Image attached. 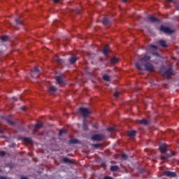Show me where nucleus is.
Listing matches in <instances>:
<instances>
[{"mask_svg": "<svg viewBox=\"0 0 179 179\" xmlns=\"http://www.w3.org/2000/svg\"><path fill=\"white\" fill-rule=\"evenodd\" d=\"M78 113L83 115L84 120H86V117H89L91 114L90 110L87 108H80Z\"/></svg>", "mask_w": 179, "mask_h": 179, "instance_id": "nucleus-1", "label": "nucleus"}, {"mask_svg": "<svg viewBox=\"0 0 179 179\" xmlns=\"http://www.w3.org/2000/svg\"><path fill=\"white\" fill-rule=\"evenodd\" d=\"M159 31L165 33V34H173L174 30L170 29L169 27H164V25H161L159 29Z\"/></svg>", "mask_w": 179, "mask_h": 179, "instance_id": "nucleus-2", "label": "nucleus"}, {"mask_svg": "<svg viewBox=\"0 0 179 179\" xmlns=\"http://www.w3.org/2000/svg\"><path fill=\"white\" fill-rule=\"evenodd\" d=\"M103 138H104V134H94L91 137L92 141H94L96 142H100L101 141H103Z\"/></svg>", "mask_w": 179, "mask_h": 179, "instance_id": "nucleus-3", "label": "nucleus"}, {"mask_svg": "<svg viewBox=\"0 0 179 179\" xmlns=\"http://www.w3.org/2000/svg\"><path fill=\"white\" fill-rule=\"evenodd\" d=\"M164 176L166 177H170L171 178H174L177 177V173L176 172H171L170 171H166L164 172Z\"/></svg>", "mask_w": 179, "mask_h": 179, "instance_id": "nucleus-4", "label": "nucleus"}, {"mask_svg": "<svg viewBox=\"0 0 179 179\" xmlns=\"http://www.w3.org/2000/svg\"><path fill=\"white\" fill-rule=\"evenodd\" d=\"M144 66L145 71H147L148 72H153V71H155V67L150 63H145L144 64Z\"/></svg>", "mask_w": 179, "mask_h": 179, "instance_id": "nucleus-5", "label": "nucleus"}, {"mask_svg": "<svg viewBox=\"0 0 179 179\" xmlns=\"http://www.w3.org/2000/svg\"><path fill=\"white\" fill-rule=\"evenodd\" d=\"M171 75H173V67H169L164 73L163 76H166L167 79L170 78Z\"/></svg>", "mask_w": 179, "mask_h": 179, "instance_id": "nucleus-6", "label": "nucleus"}, {"mask_svg": "<svg viewBox=\"0 0 179 179\" xmlns=\"http://www.w3.org/2000/svg\"><path fill=\"white\" fill-rule=\"evenodd\" d=\"M39 72H40V70H38V68H37V66H35L34 69V71L31 73V78H38Z\"/></svg>", "mask_w": 179, "mask_h": 179, "instance_id": "nucleus-7", "label": "nucleus"}, {"mask_svg": "<svg viewBox=\"0 0 179 179\" xmlns=\"http://www.w3.org/2000/svg\"><path fill=\"white\" fill-rule=\"evenodd\" d=\"M159 148L161 153H166V152H167V144H159Z\"/></svg>", "mask_w": 179, "mask_h": 179, "instance_id": "nucleus-8", "label": "nucleus"}, {"mask_svg": "<svg viewBox=\"0 0 179 179\" xmlns=\"http://www.w3.org/2000/svg\"><path fill=\"white\" fill-rule=\"evenodd\" d=\"M108 52H110V45H106L103 47V54L105 57H108Z\"/></svg>", "mask_w": 179, "mask_h": 179, "instance_id": "nucleus-9", "label": "nucleus"}, {"mask_svg": "<svg viewBox=\"0 0 179 179\" xmlns=\"http://www.w3.org/2000/svg\"><path fill=\"white\" fill-rule=\"evenodd\" d=\"M55 80L57 83V85H64V79L62 78V76H59L55 78Z\"/></svg>", "mask_w": 179, "mask_h": 179, "instance_id": "nucleus-10", "label": "nucleus"}, {"mask_svg": "<svg viewBox=\"0 0 179 179\" xmlns=\"http://www.w3.org/2000/svg\"><path fill=\"white\" fill-rule=\"evenodd\" d=\"M176 154L174 152H171L170 154H166V156H162L161 159L162 160H167V159H169V157H171L172 156H174Z\"/></svg>", "mask_w": 179, "mask_h": 179, "instance_id": "nucleus-11", "label": "nucleus"}, {"mask_svg": "<svg viewBox=\"0 0 179 179\" xmlns=\"http://www.w3.org/2000/svg\"><path fill=\"white\" fill-rule=\"evenodd\" d=\"M102 23L103 24H104V26H110V24H111V21L107 18V17H104L103 20H102Z\"/></svg>", "mask_w": 179, "mask_h": 179, "instance_id": "nucleus-12", "label": "nucleus"}, {"mask_svg": "<svg viewBox=\"0 0 179 179\" xmlns=\"http://www.w3.org/2000/svg\"><path fill=\"white\" fill-rule=\"evenodd\" d=\"M76 61H78V57H71L69 59V62L71 64L73 65V64H75V62H76Z\"/></svg>", "mask_w": 179, "mask_h": 179, "instance_id": "nucleus-13", "label": "nucleus"}, {"mask_svg": "<svg viewBox=\"0 0 179 179\" xmlns=\"http://www.w3.org/2000/svg\"><path fill=\"white\" fill-rule=\"evenodd\" d=\"M138 124H141V125H149V121L146 119H142L138 120Z\"/></svg>", "mask_w": 179, "mask_h": 179, "instance_id": "nucleus-14", "label": "nucleus"}, {"mask_svg": "<svg viewBox=\"0 0 179 179\" xmlns=\"http://www.w3.org/2000/svg\"><path fill=\"white\" fill-rule=\"evenodd\" d=\"M63 162L64 163H65L66 164H72L73 162H72V160H71V159L68 158V157H63Z\"/></svg>", "mask_w": 179, "mask_h": 179, "instance_id": "nucleus-15", "label": "nucleus"}, {"mask_svg": "<svg viewBox=\"0 0 179 179\" xmlns=\"http://www.w3.org/2000/svg\"><path fill=\"white\" fill-rule=\"evenodd\" d=\"M158 43L161 47H163V48H166V47H168L167 44L166 43V41L164 40H160Z\"/></svg>", "mask_w": 179, "mask_h": 179, "instance_id": "nucleus-16", "label": "nucleus"}, {"mask_svg": "<svg viewBox=\"0 0 179 179\" xmlns=\"http://www.w3.org/2000/svg\"><path fill=\"white\" fill-rule=\"evenodd\" d=\"M150 56L145 55L140 59L141 61H143L144 62H148V61H150Z\"/></svg>", "mask_w": 179, "mask_h": 179, "instance_id": "nucleus-17", "label": "nucleus"}, {"mask_svg": "<svg viewBox=\"0 0 179 179\" xmlns=\"http://www.w3.org/2000/svg\"><path fill=\"white\" fill-rule=\"evenodd\" d=\"M120 61V59L117 57H113L110 59V64L113 65H115V64H118V62Z\"/></svg>", "mask_w": 179, "mask_h": 179, "instance_id": "nucleus-18", "label": "nucleus"}, {"mask_svg": "<svg viewBox=\"0 0 179 179\" xmlns=\"http://www.w3.org/2000/svg\"><path fill=\"white\" fill-rule=\"evenodd\" d=\"M83 129H84V131H88L89 129V126L86 124V119L83 120Z\"/></svg>", "mask_w": 179, "mask_h": 179, "instance_id": "nucleus-19", "label": "nucleus"}, {"mask_svg": "<svg viewBox=\"0 0 179 179\" xmlns=\"http://www.w3.org/2000/svg\"><path fill=\"white\" fill-rule=\"evenodd\" d=\"M148 19H149L150 22H152V23L159 22V19L156 18V17L150 16V17H148Z\"/></svg>", "mask_w": 179, "mask_h": 179, "instance_id": "nucleus-20", "label": "nucleus"}, {"mask_svg": "<svg viewBox=\"0 0 179 179\" xmlns=\"http://www.w3.org/2000/svg\"><path fill=\"white\" fill-rule=\"evenodd\" d=\"M128 136H129L130 138H134L136 136V131L132 130L129 133Z\"/></svg>", "mask_w": 179, "mask_h": 179, "instance_id": "nucleus-21", "label": "nucleus"}, {"mask_svg": "<svg viewBox=\"0 0 179 179\" xmlns=\"http://www.w3.org/2000/svg\"><path fill=\"white\" fill-rule=\"evenodd\" d=\"M23 141L24 142H27V143H33V140H31V138H30L24 137Z\"/></svg>", "mask_w": 179, "mask_h": 179, "instance_id": "nucleus-22", "label": "nucleus"}, {"mask_svg": "<svg viewBox=\"0 0 179 179\" xmlns=\"http://www.w3.org/2000/svg\"><path fill=\"white\" fill-rule=\"evenodd\" d=\"M1 41H3V43H5V42H6L9 40V36H8L6 35V36H2L1 37Z\"/></svg>", "mask_w": 179, "mask_h": 179, "instance_id": "nucleus-23", "label": "nucleus"}, {"mask_svg": "<svg viewBox=\"0 0 179 179\" xmlns=\"http://www.w3.org/2000/svg\"><path fill=\"white\" fill-rule=\"evenodd\" d=\"M119 167L117 165H113L110 166V171H117Z\"/></svg>", "mask_w": 179, "mask_h": 179, "instance_id": "nucleus-24", "label": "nucleus"}, {"mask_svg": "<svg viewBox=\"0 0 179 179\" xmlns=\"http://www.w3.org/2000/svg\"><path fill=\"white\" fill-rule=\"evenodd\" d=\"M64 134H66V129H60L59 132V136H62V135H64Z\"/></svg>", "mask_w": 179, "mask_h": 179, "instance_id": "nucleus-25", "label": "nucleus"}, {"mask_svg": "<svg viewBox=\"0 0 179 179\" xmlns=\"http://www.w3.org/2000/svg\"><path fill=\"white\" fill-rule=\"evenodd\" d=\"M103 79L105 82H110V76H108V75H103Z\"/></svg>", "mask_w": 179, "mask_h": 179, "instance_id": "nucleus-26", "label": "nucleus"}, {"mask_svg": "<svg viewBox=\"0 0 179 179\" xmlns=\"http://www.w3.org/2000/svg\"><path fill=\"white\" fill-rule=\"evenodd\" d=\"M43 127H44L43 123L36 124L35 126V129H40V128H43Z\"/></svg>", "mask_w": 179, "mask_h": 179, "instance_id": "nucleus-27", "label": "nucleus"}, {"mask_svg": "<svg viewBox=\"0 0 179 179\" xmlns=\"http://www.w3.org/2000/svg\"><path fill=\"white\" fill-rule=\"evenodd\" d=\"M136 67L137 68V69H138V71H142V66L141 65V63L139 62H136Z\"/></svg>", "mask_w": 179, "mask_h": 179, "instance_id": "nucleus-28", "label": "nucleus"}, {"mask_svg": "<svg viewBox=\"0 0 179 179\" xmlns=\"http://www.w3.org/2000/svg\"><path fill=\"white\" fill-rule=\"evenodd\" d=\"M15 22H16L17 24H20L21 26H23V21H22V20L15 19Z\"/></svg>", "mask_w": 179, "mask_h": 179, "instance_id": "nucleus-29", "label": "nucleus"}, {"mask_svg": "<svg viewBox=\"0 0 179 179\" xmlns=\"http://www.w3.org/2000/svg\"><path fill=\"white\" fill-rule=\"evenodd\" d=\"M70 143H73V145H76L77 143H79V140L78 139L71 140Z\"/></svg>", "mask_w": 179, "mask_h": 179, "instance_id": "nucleus-30", "label": "nucleus"}, {"mask_svg": "<svg viewBox=\"0 0 179 179\" xmlns=\"http://www.w3.org/2000/svg\"><path fill=\"white\" fill-rule=\"evenodd\" d=\"M49 92H50V93H55V92H57V88L52 86L50 88Z\"/></svg>", "mask_w": 179, "mask_h": 179, "instance_id": "nucleus-31", "label": "nucleus"}, {"mask_svg": "<svg viewBox=\"0 0 179 179\" xmlns=\"http://www.w3.org/2000/svg\"><path fill=\"white\" fill-rule=\"evenodd\" d=\"M93 148L95 149H99V148H101V144L97 143V144H92Z\"/></svg>", "mask_w": 179, "mask_h": 179, "instance_id": "nucleus-32", "label": "nucleus"}, {"mask_svg": "<svg viewBox=\"0 0 179 179\" xmlns=\"http://www.w3.org/2000/svg\"><path fill=\"white\" fill-rule=\"evenodd\" d=\"M6 152L5 151H0V157H5Z\"/></svg>", "mask_w": 179, "mask_h": 179, "instance_id": "nucleus-33", "label": "nucleus"}, {"mask_svg": "<svg viewBox=\"0 0 179 179\" xmlns=\"http://www.w3.org/2000/svg\"><path fill=\"white\" fill-rule=\"evenodd\" d=\"M108 132H114L115 131V129L114 127H109L107 129Z\"/></svg>", "mask_w": 179, "mask_h": 179, "instance_id": "nucleus-34", "label": "nucleus"}, {"mask_svg": "<svg viewBox=\"0 0 179 179\" xmlns=\"http://www.w3.org/2000/svg\"><path fill=\"white\" fill-rule=\"evenodd\" d=\"M57 62L59 64H62V62H64V60H62V59L58 58V59H57Z\"/></svg>", "mask_w": 179, "mask_h": 179, "instance_id": "nucleus-35", "label": "nucleus"}, {"mask_svg": "<svg viewBox=\"0 0 179 179\" xmlns=\"http://www.w3.org/2000/svg\"><path fill=\"white\" fill-rule=\"evenodd\" d=\"M150 48H154V50H157V46L155 45H150Z\"/></svg>", "mask_w": 179, "mask_h": 179, "instance_id": "nucleus-36", "label": "nucleus"}, {"mask_svg": "<svg viewBox=\"0 0 179 179\" xmlns=\"http://www.w3.org/2000/svg\"><path fill=\"white\" fill-rule=\"evenodd\" d=\"M122 159H128V157L125 154H122Z\"/></svg>", "mask_w": 179, "mask_h": 179, "instance_id": "nucleus-37", "label": "nucleus"}, {"mask_svg": "<svg viewBox=\"0 0 179 179\" xmlns=\"http://www.w3.org/2000/svg\"><path fill=\"white\" fill-rule=\"evenodd\" d=\"M114 96H115V97H119L120 94L117 92H115Z\"/></svg>", "mask_w": 179, "mask_h": 179, "instance_id": "nucleus-38", "label": "nucleus"}, {"mask_svg": "<svg viewBox=\"0 0 179 179\" xmlns=\"http://www.w3.org/2000/svg\"><path fill=\"white\" fill-rule=\"evenodd\" d=\"M76 13H80V9L79 8L76 9Z\"/></svg>", "mask_w": 179, "mask_h": 179, "instance_id": "nucleus-39", "label": "nucleus"}, {"mask_svg": "<svg viewBox=\"0 0 179 179\" xmlns=\"http://www.w3.org/2000/svg\"><path fill=\"white\" fill-rule=\"evenodd\" d=\"M53 2H55V3H58V2H59V0H53Z\"/></svg>", "mask_w": 179, "mask_h": 179, "instance_id": "nucleus-40", "label": "nucleus"}, {"mask_svg": "<svg viewBox=\"0 0 179 179\" xmlns=\"http://www.w3.org/2000/svg\"><path fill=\"white\" fill-rule=\"evenodd\" d=\"M2 52V45L0 44V54Z\"/></svg>", "mask_w": 179, "mask_h": 179, "instance_id": "nucleus-41", "label": "nucleus"}, {"mask_svg": "<svg viewBox=\"0 0 179 179\" xmlns=\"http://www.w3.org/2000/svg\"><path fill=\"white\" fill-rule=\"evenodd\" d=\"M20 179H29V178H27L25 177V176H22V177L20 178Z\"/></svg>", "mask_w": 179, "mask_h": 179, "instance_id": "nucleus-42", "label": "nucleus"}, {"mask_svg": "<svg viewBox=\"0 0 179 179\" xmlns=\"http://www.w3.org/2000/svg\"><path fill=\"white\" fill-rule=\"evenodd\" d=\"M168 2H173V0H166Z\"/></svg>", "mask_w": 179, "mask_h": 179, "instance_id": "nucleus-43", "label": "nucleus"}, {"mask_svg": "<svg viewBox=\"0 0 179 179\" xmlns=\"http://www.w3.org/2000/svg\"><path fill=\"white\" fill-rule=\"evenodd\" d=\"M176 8L179 10V5L176 6Z\"/></svg>", "mask_w": 179, "mask_h": 179, "instance_id": "nucleus-44", "label": "nucleus"}, {"mask_svg": "<svg viewBox=\"0 0 179 179\" xmlns=\"http://www.w3.org/2000/svg\"><path fill=\"white\" fill-rule=\"evenodd\" d=\"M93 127L96 129L98 128L96 125H94Z\"/></svg>", "mask_w": 179, "mask_h": 179, "instance_id": "nucleus-45", "label": "nucleus"}, {"mask_svg": "<svg viewBox=\"0 0 179 179\" xmlns=\"http://www.w3.org/2000/svg\"><path fill=\"white\" fill-rule=\"evenodd\" d=\"M10 124H13L14 123H13V122L10 121Z\"/></svg>", "mask_w": 179, "mask_h": 179, "instance_id": "nucleus-46", "label": "nucleus"}, {"mask_svg": "<svg viewBox=\"0 0 179 179\" xmlns=\"http://www.w3.org/2000/svg\"><path fill=\"white\" fill-rule=\"evenodd\" d=\"M127 0H122V2H127Z\"/></svg>", "mask_w": 179, "mask_h": 179, "instance_id": "nucleus-47", "label": "nucleus"}, {"mask_svg": "<svg viewBox=\"0 0 179 179\" xmlns=\"http://www.w3.org/2000/svg\"><path fill=\"white\" fill-rule=\"evenodd\" d=\"M174 61H176V57H173Z\"/></svg>", "mask_w": 179, "mask_h": 179, "instance_id": "nucleus-48", "label": "nucleus"}, {"mask_svg": "<svg viewBox=\"0 0 179 179\" xmlns=\"http://www.w3.org/2000/svg\"><path fill=\"white\" fill-rule=\"evenodd\" d=\"M12 99H13V100H15V97H13Z\"/></svg>", "mask_w": 179, "mask_h": 179, "instance_id": "nucleus-49", "label": "nucleus"}, {"mask_svg": "<svg viewBox=\"0 0 179 179\" xmlns=\"http://www.w3.org/2000/svg\"><path fill=\"white\" fill-rule=\"evenodd\" d=\"M178 65L179 66V62H178Z\"/></svg>", "mask_w": 179, "mask_h": 179, "instance_id": "nucleus-50", "label": "nucleus"}]
</instances>
